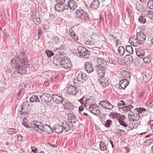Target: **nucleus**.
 <instances>
[{"mask_svg":"<svg viewBox=\"0 0 153 153\" xmlns=\"http://www.w3.org/2000/svg\"><path fill=\"white\" fill-rule=\"evenodd\" d=\"M64 3H57L55 5V8L57 11L62 12L63 10V4Z\"/></svg>","mask_w":153,"mask_h":153,"instance_id":"23","label":"nucleus"},{"mask_svg":"<svg viewBox=\"0 0 153 153\" xmlns=\"http://www.w3.org/2000/svg\"><path fill=\"white\" fill-rule=\"evenodd\" d=\"M50 17L51 19H54L55 18V16L54 14H50Z\"/></svg>","mask_w":153,"mask_h":153,"instance_id":"63","label":"nucleus"},{"mask_svg":"<svg viewBox=\"0 0 153 153\" xmlns=\"http://www.w3.org/2000/svg\"><path fill=\"white\" fill-rule=\"evenodd\" d=\"M68 117L69 122L71 123H75L76 122V117L73 114L70 113L68 114Z\"/></svg>","mask_w":153,"mask_h":153,"instance_id":"22","label":"nucleus"},{"mask_svg":"<svg viewBox=\"0 0 153 153\" xmlns=\"http://www.w3.org/2000/svg\"><path fill=\"white\" fill-rule=\"evenodd\" d=\"M146 38V36L143 32L140 31L137 33V38L138 44H141L144 42Z\"/></svg>","mask_w":153,"mask_h":153,"instance_id":"10","label":"nucleus"},{"mask_svg":"<svg viewBox=\"0 0 153 153\" xmlns=\"http://www.w3.org/2000/svg\"><path fill=\"white\" fill-rule=\"evenodd\" d=\"M120 114H118L117 113H113L112 114V116L114 119H117L118 120L119 116H120Z\"/></svg>","mask_w":153,"mask_h":153,"instance_id":"45","label":"nucleus"},{"mask_svg":"<svg viewBox=\"0 0 153 153\" xmlns=\"http://www.w3.org/2000/svg\"><path fill=\"white\" fill-rule=\"evenodd\" d=\"M153 141V140L152 139H148L146 140L145 143H146V144L147 145H149L152 143Z\"/></svg>","mask_w":153,"mask_h":153,"instance_id":"49","label":"nucleus"},{"mask_svg":"<svg viewBox=\"0 0 153 153\" xmlns=\"http://www.w3.org/2000/svg\"><path fill=\"white\" fill-rule=\"evenodd\" d=\"M37 20H34L33 22L36 25H38L39 24L40 22V20H39L38 21H37Z\"/></svg>","mask_w":153,"mask_h":153,"instance_id":"58","label":"nucleus"},{"mask_svg":"<svg viewBox=\"0 0 153 153\" xmlns=\"http://www.w3.org/2000/svg\"><path fill=\"white\" fill-rule=\"evenodd\" d=\"M129 82L126 79H122L120 81L119 88L124 89L129 84Z\"/></svg>","mask_w":153,"mask_h":153,"instance_id":"15","label":"nucleus"},{"mask_svg":"<svg viewBox=\"0 0 153 153\" xmlns=\"http://www.w3.org/2000/svg\"><path fill=\"white\" fill-rule=\"evenodd\" d=\"M77 51L79 54V56L82 54V53L86 51V48L81 46H78L77 48Z\"/></svg>","mask_w":153,"mask_h":153,"instance_id":"31","label":"nucleus"},{"mask_svg":"<svg viewBox=\"0 0 153 153\" xmlns=\"http://www.w3.org/2000/svg\"><path fill=\"white\" fill-rule=\"evenodd\" d=\"M52 98L53 101L57 104L62 103L64 101L63 99L61 96H59L56 94H52Z\"/></svg>","mask_w":153,"mask_h":153,"instance_id":"16","label":"nucleus"},{"mask_svg":"<svg viewBox=\"0 0 153 153\" xmlns=\"http://www.w3.org/2000/svg\"><path fill=\"white\" fill-rule=\"evenodd\" d=\"M54 64L59 67L69 69L72 67V64L65 53L58 52L53 58Z\"/></svg>","mask_w":153,"mask_h":153,"instance_id":"2","label":"nucleus"},{"mask_svg":"<svg viewBox=\"0 0 153 153\" xmlns=\"http://www.w3.org/2000/svg\"><path fill=\"white\" fill-rule=\"evenodd\" d=\"M17 58L13 59L11 60V65L18 69L19 73L21 74L27 73L29 65L27 60V56L25 52H21L17 54Z\"/></svg>","mask_w":153,"mask_h":153,"instance_id":"1","label":"nucleus"},{"mask_svg":"<svg viewBox=\"0 0 153 153\" xmlns=\"http://www.w3.org/2000/svg\"><path fill=\"white\" fill-rule=\"evenodd\" d=\"M83 53H82V54L80 55L79 56L86 58H88L90 55V51L86 49V51H84V52Z\"/></svg>","mask_w":153,"mask_h":153,"instance_id":"26","label":"nucleus"},{"mask_svg":"<svg viewBox=\"0 0 153 153\" xmlns=\"http://www.w3.org/2000/svg\"><path fill=\"white\" fill-rule=\"evenodd\" d=\"M72 36H71V37L74 39L75 40H76L78 39V38L77 37V36L75 34L73 35H72Z\"/></svg>","mask_w":153,"mask_h":153,"instance_id":"57","label":"nucleus"},{"mask_svg":"<svg viewBox=\"0 0 153 153\" xmlns=\"http://www.w3.org/2000/svg\"><path fill=\"white\" fill-rule=\"evenodd\" d=\"M77 86H74L71 85L67 88V91L69 94L72 95H76L78 92V89L76 87Z\"/></svg>","mask_w":153,"mask_h":153,"instance_id":"14","label":"nucleus"},{"mask_svg":"<svg viewBox=\"0 0 153 153\" xmlns=\"http://www.w3.org/2000/svg\"><path fill=\"white\" fill-rule=\"evenodd\" d=\"M149 123L150 124V126L151 127L153 126V120H150L149 122Z\"/></svg>","mask_w":153,"mask_h":153,"instance_id":"64","label":"nucleus"},{"mask_svg":"<svg viewBox=\"0 0 153 153\" xmlns=\"http://www.w3.org/2000/svg\"><path fill=\"white\" fill-rule=\"evenodd\" d=\"M45 52L48 57H50L54 55V53L51 51L49 50H46Z\"/></svg>","mask_w":153,"mask_h":153,"instance_id":"38","label":"nucleus"},{"mask_svg":"<svg viewBox=\"0 0 153 153\" xmlns=\"http://www.w3.org/2000/svg\"><path fill=\"white\" fill-rule=\"evenodd\" d=\"M136 53L137 55L140 58H143L145 57V51L141 48H136Z\"/></svg>","mask_w":153,"mask_h":153,"instance_id":"17","label":"nucleus"},{"mask_svg":"<svg viewBox=\"0 0 153 153\" xmlns=\"http://www.w3.org/2000/svg\"><path fill=\"white\" fill-rule=\"evenodd\" d=\"M143 61L145 63H148L150 62L151 60V56L149 55L143 58Z\"/></svg>","mask_w":153,"mask_h":153,"instance_id":"37","label":"nucleus"},{"mask_svg":"<svg viewBox=\"0 0 153 153\" xmlns=\"http://www.w3.org/2000/svg\"><path fill=\"white\" fill-rule=\"evenodd\" d=\"M31 149L32 151L35 152V153H36V151L37 150V148H36L35 147H31Z\"/></svg>","mask_w":153,"mask_h":153,"instance_id":"59","label":"nucleus"},{"mask_svg":"<svg viewBox=\"0 0 153 153\" xmlns=\"http://www.w3.org/2000/svg\"><path fill=\"white\" fill-rule=\"evenodd\" d=\"M69 32H73L72 33L71 32V33H70L71 36H72V35H74V34H75V33L73 31V30L72 29H69Z\"/></svg>","mask_w":153,"mask_h":153,"instance_id":"61","label":"nucleus"},{"mask_svg":"<svg viewBox=\"0 0 153 153\" xmlns=\"http://www.w3.org/2000/svg\"><path fill=\"white\" fill-rule=\"evenodd\" d=\"M100 2L98 0H94L91 1L90 7L96 10L99 7Z\"/></svg>","mask_w":153,"mask_h":153,"instance_id":"21","label":"nucleus"},{"mask_svg":"<svg viewBox=\"0 0 153 153\" xmlns=\"http://www.w3.org/2000/svg\"><path fill=\"white\" fill-rule=\"evenodd\" d=\"M30 101L31 102H39L40 100L39 98L36 95H33L30 98Z\"/></svg>","mask_w":153,"mask_h":153,"instance_id":"25","label":"nucleus"},{"mask_svg":"<svg viewBox=\"0 0 153 153\" xmlns=\"http://www.w3.org/2000/svg\"><path fill=\"white\" fill-rule=\"evenodd\" d=\"M152 78V76L151 74H146L143 76V81L145 82H148Z\"/></svg>","mask_w":153,"mask_h":153,"instance_id":"24","label":"nucleus"},{"mask_svg":"<svg viewBox=\"0 0 153 153\" xmlns=\"http://www.w3.org/2000/svg\"><path fill=\"white\" fill-rule=\"evenodd\" d=\"M25 88V85L23 83H21L20 84L19 88V90H21L22 89H24Z\"/></svg>","mask_w":153,"mask_h":153,"instance_id":"52","label":"nucleus"},{"mask_svg":"<svg viewBox=\"0 0 153 153\" xmlns=\"http://www.w3.org/2000/svg\"><path fill=\"white\" fill-rule=\"evenodd\" d=\"M62 104L63 105L64 108L67 110L70 111L71 110L70 108L71 106L68 102H66L65 101H63Z\"/></svg>","mask_w":153,"mask_h":153,"instance_id":"29","label":"nucleus"},{"mask_svg":"<svg viewBox=\"0 0 153 153\" xmlns=\"http://www.w3.org/2000/svg\"><path fill=\"white\" fill-rule=\"evenodd\" d=\"M106 144L105 143H104L103 142L101 141L100 143V148L102 151H106L107 150V147L106 146Z\"/></svg>","mask_w":153,"mask_h":153,"instance_id":"30","label":"nucleus"},{"mask_svg":"<svg viewBox=\"0 0 153 153\" xmlns=\"http://www.w3.org/2000/svg\"><path fill=\"white\" fill-rule=\"evenodd\" d=\"M64 123L62 124L63 126L64 127V130L65 131H70V126L68 124H65L64 125Z\"/></svg>","mask_w":153,"mask_h":153,"instance_id":"42","label":"nucleus"},{"mask_svg":"<svg viewBox=\"0 0 153 153\" xmlns=\"http://www.w3.org/2000/svg\"><path fill=\"white\" fill-rule=\"evenodd\" d=\"M126 119V117L125 115H120V116H119V118L118 119V120L119 122H122L125 121V120Z\"/></svg>","mask_w":153,"mask_h":153,"instance_id":"41","label":"nucleus"},{"mask_svg":"<svg viewBox=\"0 0 153 153\" xmlns=\"http://www.w3.org/2000/svg\"><path fill=\"white\" fill-rule=\"evenodd\" d=\"M109 38L113 42H116V43H117L118 40L116 36H114L112 34H110L109 36Z\"/></svg>","mask_w":153,"mask_h":153,"instance_id":"34","label":"nucleus"},{"mask_svg":"<svg viewBox=\"0 0 153 153\" xmlns=\"http://www.w3.org/2000/svg\"><path fill=\"white\" fill-rule=\"evenodd\" d=\"M99 104L105 109L111 110L113 108V106L107 100H106L100 101L99 103Z\"/></svg>","mask_w":153,"mask_h":153,"instance_id":"9","label":"nucleus"},{"mask_svg":"<svg viewBox=\"0 0 153 153\" xmlns=\"http://www.w3.org/2000/svg\"><path fill=\"white\" fill-rule=\"evenodd\" d=\"M147 6L149 8L153 9V0H150L147 2Z\"/></svg>","mask_w":153,"mask_h":153,"instance_id":"35","label":"nucleus"},{"mask_svg":"<svg viewBox=\"0 0 153 153\" xmlns=\"http://www.w3.org/2000/svg\"><path fill=\"white\" fill-rule=\"evenodd\" d=\"M144 92H141L140 93L138 96V98L139 99L142 98L144 96Z\"/></svg>","mask_w":153,"mask_h":153,"instance_id":"56","label":"nucleus"},{"mask_svg":"<svg viewBox=\"0 0 153 153\" xmlns=\"http://www.w3.org/2000/svg\"><path fill=\"white\" fill-rule=\"evenodd\" d=\"M125 58L127 60V61H129L131 62L133 61V58L132 56L130 54H126Z\"/></svg>","mask_w":153,"mask_h":153,"instance_id":"39","label":"nucleus"},{"mask_svg":"<svg viewBox=\"0 0 153 153\" xmlns=\"http://www.w3.org/2000/svg\"><path fill=\"white\" fill-rule=\"evenodd\" d=\"M53 129L56 133H60L63 130L62 126L58 124L54 125Z\"/></svg>","mask_w":153,"mask_h":153,"instance_id":"19","label":"nucleus"},{"mask_svg":"<svg viewBox=\"0 0 153 153\" xmlns=\"http://www.w3.org/2000/svg\"><path fill=\"white\" fill-rule=\"evenodd\" d=\"M89 111L92 114L96 115H99L100 113L99 108L95 104H91L89 107Z\"/></svg>","mask_w":153,"mask_h":153,"instance_id":"7","label":"nucleus"},{"mask_svg":"<svg viewBox=\"0 0 153 153\" xmlns=\"http://www.w3.org/2000/svg\"><path fill=\"white\" fill-rule=\"evenodd\" d=\"M118 51L120 54L122 56L126 53L125 48L122 46H119L118 48Z\"/></svg>","mask_w":153,"mask_h":153,"instance_id":"27","label":"nucleus"},{"mask_svg":"<svg viewBox=\"0 0 153 153\" xmlns=\"http://www.w3.org/2000/svg\"><path fill=\"white\" fill-rule=\"evenodd\" d=\"M28 102L27 101H25V102H23L22 105V108L23 110L26 108L27 106L28 105Z\"/></svg>","mask_w":153,"mask_h":153,"instance_id":"44","label":"nucleus"},{"mask_svg":"<svg viewBox=\"0 0 153 153\" xmlns=\"http://www.w3.org/2000/svg\"><path fill=\"white\" fill-rule=\"evenodd\" d=\"M125 103L123 101L121 100L119 101L117 103V105L118 106H121L125 105Z\"/></svg>","mask_w":153,"mask_h":153,"instance_id":"48","label":"nucleus"},{"mask_svg":"<svg viewBox=\"0 0 153 153\" xmlns=\"http://www.w3.org/2000/svg\"><path fill=\"white\" fill-rule=\"evenodd\" d=\"M131 42L133 43V45H134V43H135V44L137 43L138 42V41L137 40V39H135L133 38H131V39H129V41H130Z\"/></svg>","mask_w":153,"mask_h":153,"instance_id":"51","label":"nucleus"},{"mask_svg":"<svg viewBox=\"0 0 153 153\" xmlns=\"http://www.w3.org/2000/svg\"><path fill=\"white\" fill-rule=\"evenodd\" d=\"M122 110L123 111L125 112V113L129 111V109L128 108V106L124 107H122Z\"/></svg>","mask_w":153,"mask_h":153,"instance_id":"46","label":"nucleus"},{"mask_svg":"<svg viewBox=\"0 0 153 153\" xmlns=\"http://www.w3.org/2000/svg\"><path fill=\"white\" fill-rule=\"evenodd\" d=\"M112 123V121L111 120H108L104 122V125L107 128H109Z\"/></svg>","mask_w":153,"mask_h":153,"instance_id":"36","label":"nucleus"},{"mask_svg":"<svg viewBox=\"0 0 153 153\" xmlns=\"http://www.w3.org/2000/svg\"><path fill=\"white\" fill-rule=\"evenodd\" d=\"M52 42L54 44H57L59 42V39L57 36H54L52 39Z\"/></svg>","mask_w":153,"mask_h":153,"instance_id":"40","label":"nucleus"},{"mask_svg":"<svg viewBox=\"0 0 153 153\" xmlns=\"http://www.w3.org/2000/svg\"><path fill=\"white\" fill-rule=\"evenodd\" d=\"M136 8L139 12H142L143 11L144 7L143 6L140 5L138 3L136 4Z\"/></svg>","mask_w":153,"mask_h":153,"instance_id":"33","label":"nucleus"},{"mask_svg":"<svg viewBox=\"0 0 153 153\" xmlns=\"http://www.w3.org/2000/svg\"><path fill=\"white\" fill-rule=\"evenodd\" d=\"M17 139L19 141H22L23 139V137L21 135L19 134L18 135Z\"/></svg>","mask_w":153,"mask_h":153,"instance_id":"53","label":"nucleus"},{"mask_svg":"<svg viewBox=\"0 0 153 153\" xmlns=\"http://www.w3.org/2000/svg\"><path fill=\"white\" fill-rule=\"evenodd\" d=\"M125 131L123 130L118 129L115 132V134L119 136L124 135L125 134Z\"/></svg>","mask_w":153,"mask_h":153,"instance_id":"32","label":"nucleus"},{"mask_svg":"<svg viewBox=\"0 0 153 153\" xmlns=\"http://www.w3.org/2000/svg\"><path fill=\"white\" fill-rule=\"evenodd\" d=\"M40 98L42 102H50L51 101L52 98V95L50 96V94L47 93H43L40 96Z\"/></svg>","mask_w":153,"mask_h":153,"instance_id":"12","label":"nucleus"},{"mask_svg":"<svg viewBox=\"0 0 153 153\" xmlns=\"http://www.w3.org/2000/svg\"><path fill=\"white\" fill-rule=\"evenodd\" d=\"M68 5L70 9L72 10H74L77 7V3L73 0H69L68 1Z\"/></svg>","mask_w":153,"mask_h":153,"instance_id":"20","label":"nucleus"},{"mask_svg":"<svg viewBox=\"0 0 153 153\" xmlns=\"http://www.w3.org/2000/svg\"><path fill=\"white\" fill-rule=\"evenodd\" d=\"M29 122L27 121L26 118H24L23 119V122L22 123V124L26 128H32L35 131V128L38 125L37 124L39 123V122L37 121H32L30 123V124L29 125Z\"/></svg>","mask_w":153,"mask_h":153,"instance_id":"8","label":"nucleus"},{"mask_svg":"<svg viewBox=\"0 0 153 153\" xmlns=\"http://www.w3.org/2000/svg\"><path fill=\"white\" fill-rule=\"evenodd\" d=\"M135 16H138V19H146L145 16H146V15L145 14H142L140 16H139L138 14H135Z\"/></svg>","mask_w":153,"mask_h":153,"instance_id":"43","label":"nucleus"},{"mask_svg":"<svg viewBox=\"0 0 153 153\" xmlns=\"http://www.w3.org/2000/svg\"><path fill=\"white\" fill-rule=\"evenodd\" d=\"M80 11L79 10V12L76 13V17L78 18H80L81 19H88L89 18L88 15L87 13L84 11L82 9Z\"/></svg>","mask_w":153,"mask_h":153,"instance_id":"11","label":"nucleus"},{"mask_svg":"<svg viewBox=\"0 0 153 153\" xmlns=\"http://www.w3.org/2000/svg\"><path fill=\"white\" fill-rule=\"evenodd\" d=\"M84 66L85 70L88 73L92 72L94 70V68L92 66L91 63L90 62H86Z\"/></svg>","mask_w":153,"mask_h":153,"instance_id":"18","label":"nucleus"},{"mask_svg":"<svg viewBox=\"0 0 153 153\" xmlns=\"http://www.w3.org/2000/svg\"><path fill=\"white\" fill-rule=\"evenodd\" d=\"M96 63H97L98 65L95 66V70L97 74H100L104 76L105 72V68L107 65L105 61L102 58L96 57L94 59Z\"/></svg>","mask_w":153,"mask_h":153,"instance_id":"3","label":"nucleus"},{"mask_svg":"<svg viewBox=\"0 0 153 153\" xmlns=\"http://www.w3.org/2000/svg\"><path fill=\"white\" fill-rule=\"evenodd\" d=\"M57 3H64L65 0H55Z\"/></svg>","mask_w":153,"mask_h":153,"instance_id":"60","label":"nucleus"},{"mask_svg":"<svg viewBox=\"0 0 153 153\" xmlns=\"http://www.w3.org/2000/svg\"><path fill=\"white\" fill-rule=\"evenodd\" d=\"M37 126L35 128V131L37 132L40 133L42 131H45L48 133L51 134L53 133V131L50 126L48 125H45L44 126L42 125V123L39 122V123L37 124Z\"/></svg>","mask_w":153,"mask_h":153,"instance_id":"6","label":"nucleus"},{"mask_svg":"<svg viewBox=\"0 0 153 153\" xmlns=\"http://www.w3.org/2000/svg\"><path fill=\"white\" fill-rule=\"evenodd\" d=\"M139 22L140 23H145L146 22V20H138Z\"/></svg>","mask_w":153,"mask_h":153,"instance_id":"62","label":"nucleus"},{"mask_svg":"<svg viewBox=\"0 0 153 153\" xmlns=\"http://www.w3.org/2000/svg\"><path fill=\"white\" fill-rule=\"evenodd\" d=\"M120 124L124 127L126 129V127L127 126V122L126 121H123L119 123Z\"/></svg>","mask_w":153,"mask_h":153,"instance_id":"47","label":"nucleus"},{"mask_svg":"<svg viewBox=\"0 0 153 153\" xmlns=\"http://www.w3.org/2000/svg\"><path fill=\"white\" fill-rule=\"evenodd\" d=\"M146 109L143 108H136L134 109V114L133 113H129L128 114V118L130 121H138L140 118L139 114H141L143 116H145V114Z\"/></svg>","mask_w":153,"mask_h":153,"instance_id":"4","label":"nucleus"},{"mask_svg":"<svg viewBox=\"0 0 153 153\" xmlns=\"http://www.w3.org/2000/svg\"><path fill=\"white\" fill-rule=\"evenodd\" d=\"M49 83V81L48 80H45L44 83V86H45V87H47Z\"/></svg>","mask_w":153,"mask_h":153,"instance_id":"54","label":"nucleus"},{"mask_svg":"<svg viewBox=\"0 0 153 153\" xmlns=\"http://www.w3.org/2000/svg\"><path fill=\"white\" fill-rule=\"evenodd\" d=\"M98 74L99 75V77L98 79L99 83L102 87H105L108 84V80L106 79H105L104 77L105 75L102 76V74Z\"/></svg>","mask_w":153,"mask_h":153,"instance_id":"13","label":"nucleus"},{"mask_svg":"<svg viewBox=\"0 0 153 153\" xmlns=\"http://www.w3.org/2000/svg\"><path fill=\"white\" fill-rule=\"evenodd\" d=\"M148 16L151 19H153V12H151L148 14Z\"/></svg>","mask_w":153,"mask_h":153,"instance_id":"55","label":"nucleus"},{"mask_svg":"<svg viewBox=\"0 0 153 153\" xmlns=\"http://www.w3.org/2000/svg\"><path fill=\"white\" fill-rule=\"evenodd\" d=\"M126 51L127 52L132 54L133 53V49L132 47L130 45H126Z\"/></svg>","mask_w":153,"mask_h":153,"instance_id":"28","label":"nucleus"},{"mask_svg":"<svg viewBox=\"0 0 153 153\" xmlns=\"http://www.w3.org/2000/svg\"><path fill=\"white\" fill-rule=\"evenodd\" d=\"M87 79V75L85 74L80 72L77 75L76 79H74L73 80V85L79 87L81 83H82Z\"/></svg>","mask_w":153,"mask_h":153,"instance_id":"5","label":"nucleus"},{"mask_svg":"<svg viewBox=\"0 0 153 153\" xmlns=\"http://www.w3.org/2000/svg\"><path fill=\"white\" fill-rule=\"evenodd\" d=\"M8 131L13 132L11 134H14L17 132L16 130L13 128H9L8 129Z\"/></svg>","mask_w":153,"mask_h":153,"instance_id":"50","label":"nucleus"}]
</instances>
